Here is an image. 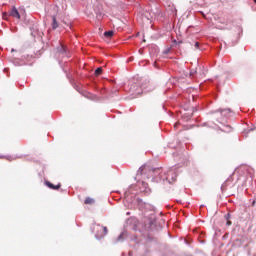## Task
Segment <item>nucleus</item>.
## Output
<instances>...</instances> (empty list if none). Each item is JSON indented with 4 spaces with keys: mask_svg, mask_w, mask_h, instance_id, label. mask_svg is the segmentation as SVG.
<instances>
[{
    "mask_svg": "<svg viewBox=\"0 0 256 256\" xmlns=\"http://www.w3.org/2000/svg\"><path fill=\"white\" fill-rule=\"evenodd\" d=\"M91 231L94 233L96 239H103V237L107 235V227L99 224H93L91 226Z\"/></svg>",
    "mask_w": 256,
    "mask_h": 256,
    "instance_id": "obj_1",
    "label": "nucleus"
},
{
    "mask_svg": "<svg viewBox=\"0 0 256 256\" xmlns=\"http://www.w3.org/2000/svg\"><path fill=\"white\" fill-rule=\"evenodd\" d=\"M10 15L12 17H15V19H21V14H19V11L17 10L16 7H13L11 12H10Z\"/></svg>",
    "mask_w": 256,
    "mask_h": 256,
    "instance_id": "obj_2",
    "label": "nucleus"
},
{
    "mask_svg": "<svg viewBox=\"0 0 256 256\" xmlns=\"http://www.w3.org/2000/svg\"><path fill=\"white\" fill-rule=\"evenodd\" d=\"M46 185L47 187H49V189H53L54 191H58V189H61V184L54 185L53 183L47 181Z\"/></svg>",
    "mask_w": 256,
    "mask_h": 256,
    "instance_id": "obj_3",
    "label": "nucleus"
},
{
    "mask_svg": "<svg viewBox=\"0 0 256 256\" xmlns=\"http://www.w3.org/2000/svg\"><path fill=\"white\" fill-rule=\"evenodd\" d=\"M155 17V14L151 15V13L146 12L143 14L142 19L143 21H153V18Z\"/></svg>",
    "mask_w": 256,
    "mask_h": 256,
    "instance_id": "obj_4",
    "label": "nucleus"
},
{
    "mask_svg": "<svg viewBox=\"0 0 256 256\" xmlns=\"http://www.w3.org/2000/svg\"><path fill=\"white\" fill-rule=\"evenodd\" d=\"M141 185H142V191L144 193H147V194L151 193V189L149 188V184H147L145 182H142Z\"/></svg>",
    "mask_w": 256,
    "mask_h": 256,
    "instance_id": "obj_5",
    "label": "nucleus"
},
{
    "mask_svg": "<svg viewBox=\"0 0 256 256\" xmlns=\"http://www.w3.org/2000/svg\"><path fill=\"white\" fill-rule=\"evenodd\" d=\"M85 205H93L95 203V199L91 197H87L84 201Z\"/></svg>",
    "mask_w": 256,
    "mask_h": 256,
    "instance_id": "obj_6",
    "label": "nucleus"
},
{
    "mask_svg": "<svg viewBox=\"0 0 256 256\" xmlns=\"http://www.w3.org/2000/svg\"><path fill=\"white\" fill-rule=\"evenodd\" d=\"M114 35L113 31H106L104 32V36H106L108 39H111V37Z\"/></svg>",
    "mask_w": 256,
    "mask_h": 256,
    "instance_id": "obj_7",
    "label": "nucleus"
},
{
    "mask_svg": "<svg viewBox=\"0 0 256 256\" xmlns=\"http://www.w3.org/2000/svg\"><path fill=\"white\" fill-rule=\"evenodd\" d=\"M101 73H103V68L102 67H99L95 70L96 77H99V75H101Z\"/></svg>",
    "mask_w": 256,
    "mask_h": 256,
    "instance_id": "obj_8",
    "label": "nucleus"
},
{
    "mask_svg": "<svg viewBox=\"0 0 256 256\" xmlns=\"http://www.w3.org/2000/svg\"><path fill=\"white\" fill-rule=\"evenodd\" d=\"M67 51V48L64 45H60L58 48V53H65Z\"/></svg>",
    "mask_w": 256,
    "mask_h": 256,
    "instance_id": "obj_9",
    "label": "nucleus"
},
{
    "mask_svg": "<svg viewBox=\"0 0 256 256\" xmlns=\"http://www.w3.org/2000/svg\"><path fill=\"white\" fill-rule=\"evenodd\" d=\"M52 27H53V29H57V27H58V25H57V19H56L55 17H53Z\"/></svg>",
    "mask_w": 256,
    "mask_h": 256,
    "instance_id": "obj_10",
    "label": "nucleus"
},
{
    "mask_svg": "<svg viewBox=\"0 0 256 256\" xmlns=\"http://www.w3.org/2000/svg\"><path fill=\"white\" fill-rule=\"evenodd\" d=\"M220 113L223 115V113H225V115H227V113H231V109H225V110H221Z\"/></svg>",
    "mask_w": 256,
    "mask_h": 256,
    "instance_id": "obj_11",
    "label": "nucleus"
},
{
    "mask_svg": "<svg viewBox=\"0 0 256 256\" xmlns=\"http://www.w3.org/2000/svg\"><path fill=\"white\" fill-rule=\"evenodd\" d=\"M228 183H233V177H229V178L226 180V183H224V186H226Z\"/></svg>",
    "mask_w": 256,
    "mask_h": 256,
    "instance_id": "obj_12",
    "label": "nucleus"
},
{
    "mask_svg": "<svg viewBox=\"0 0 256 256\" xmlns=\"http://www.w3.org/2000/svg\"><path fill=\"white\" fill-rule=\"evenodd\" d=\"M7 159V161H15V158L11 157V156H6L4 157Z\"/></svg>",
    "mask_w": 256,
    "mask_h": 256,
    "instance_id": "obj_13",
    "label": "nucleus"
},
{
    "mask_svg": "<svg viewBox=\"0 0 256 256\" xmlns=\"http://www.w3.org/2000/svg\"><path fill=\"white\" fill-rule=\"evenodd\" d=\"M97 19H98V21H101V19H103V15L102 14H97Z\"/></svg>",
    "mask_w": 256,
    "mask_h": 256,
    "instance_id": "obj_14",
    "label": "nucleus"
},
{
    "mask_svg": "<svg viewBox=\"0 0 256 256\" xmlns=\"http://www.w3.org/2000/svg\"><path fill=\"white\" fill-rule=\"evenodd\" d=\"M195 48H196V49H199V42H196V43H195Z\"/></svg>",
    "mask_w": 256,
    "mask_h": 256,
    "instance_id": "obj_15",
    "label": "nucleus"
},
{
    "mask_svg": "<svg viewBox=\"0 0 256 256\" xmlns=\"http://www.w3.org/2000/svg\"><path fill=\"white\" fill-rule=\"evenodd\" d=\"M179 127V123L174 124V128L177 129Z\"/></svg>",
    "mask_w": 256,
    "mask_h": 256,
    "instance_id": "obj_16",
    "label": "nucleus"
},
{
    "mask_svg": "<svg viewBox=\"0 0 256 256\" xmlns=\"http://www.w3.org/2000/svg\"><path fill=\"white\" fill-rule=\"evenodd\" d=\"M140 171L143 173V171H145V167H141Z\"/></svg>",
    "mask_w": 256,
    "mask_h": 256,
    "instance_id": "obj_17",
    "label": "nucleus"
},
{
    "mask_svg": "<svg viewBox=\"0 0 256 256\" xmlns=\"http://www.w3.org/2000/svg\"><path fill=\"white\" fill-rule=\"evenodd\" d=\"M227 225H228V226L231 225V221L228 220V221H227Z\"/></svg>",
    "mask_w": 256,
    "mask_h": 256,
    "instance_id": "obj_18",
    "label": "nucleus"
},
{
    "mask_svg": "<svg viewBox=\"0 0 256 256\" xmlns=\"http://www.w3.org/2000/svg\"><path fill=\"white\" fill-rule=\"evenodd\" d=\"M190 75L193 76V72H190Z\"/></svg>",
    "mask_w": 256,
    "mask_h": 256,
    "instance_id": "obj_19",
    "label": "nucleus"
},
{
    "mask_svg": "<svg viewBox=\"0 0 256 256\" xmlns=\"http://www.w3.org/2000/svg\"><path fill=\"white\" fill-rule=\"evenodd\" d=\"M254 3H256V0H254Z\"/></svg>",
    "mask_w": 256,
    "mask_h": 256,
    "instance_id": "obj_20",
    "label": "nucleus"
}]
</instances>
